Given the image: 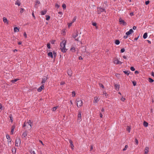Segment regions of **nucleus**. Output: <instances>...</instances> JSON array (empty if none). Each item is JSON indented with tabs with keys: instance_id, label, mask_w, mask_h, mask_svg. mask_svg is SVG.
Returning a JSON list of instances; mask_svg holds the SVG:
<instances>
[{
	"instance_id": "nucleus-12",
	"label": "nucleus",
	"mask_w": 154,
	"mask_h": 154,
	"mask_svg": "<svg viewBox=\"0 0 154 154\" xmlns=\"http://www.w3.org/2000/svg\"><path fill=\"white\" fill-rule=\"evenodd\" d=\"M120 85L119 84H115L114 85L115 88L117 91L119 90Z\"/></svg>"
},
{
	"instance_id": "nucleus-61",
	"label": "nucleus",
	"mask_w": 154,
	"mask_h": 154,
	"mask_svg": "<svg viewBox=\"0 0 154 154\" xmlns=\"http://www.w3.org/2000/svg\"><path fill=\"white\" fill-rule=\"evenodd\" d=\"M59 5H58V4H56L55 5V7L57 8H58L59 7Z\"/></svg>"
},
{
	"instance_id": "nucleus-7",
	"label": "nucleus",
	"mask_w": 154,
	"mask_h": 154,
	"mask_svg": "<svg viewBox=\"0 0 154 154\" xmlns=\"http://www.w3.org/2000/svg\"><path fill=\"white\" fill-rule=\"evenodd\" d=\"M78 120L80 122L82 120L81 112V111H79V113L78 116Z\"/></svg>"
},
{
	"instance_id": "nucleus-2",
	"label": "nucleus",
	"mask_w": 154,
	"mask_h": 154,
	"mask_svg": "<svg viewBox=\"0 0 154 154\" xmlns=\"http://www.w3.org/2000/svg\"><path fill=\"white\" fill-rule=\"evenodd\" d=\"M76 102L77 105L78 107H81L82 106V101L80 98H77L75 101Z\"/></svg>"
},
{
	"instance_id": "nucleus-52",
	"label": "nucleus",
	"mask_w": 154,
	"mask_h": 154,
	"mask_svg": "<svg viewBox=\"0 0 154 154\" xmlns=\"http://www.w3.org/2000/svg\"><path fill=\"white\" fill-rule=\"evenodd\" d=\"M135 142L137 145L138 144V141L137 140V139H135Z\"/></svg>"
},
{
	"instance_id": "nucleus-63",
	"label": "nucleus",
	"mask_w": 154,
	"mask_h": 154,
	"mask_svg": "<svg viewBox=\"0 0 154 154\" xmlns=\"http://www.w3.org/2000/svg\"><path fill=\"white\" fill-rule=\"evenodd\" d=\"M65 84V83L64 82H61L60 83V85H63Z\"/></svg>"
},
{
	"instance_id": "nucleus-31",
	"label": "nucleus",
	"mask_w": 154,
	"mask_h": 154,
	"mask_svg": "<svg viewBox=\"0 0 154 154\" xmlns=\"http://www.w3.org/2000/svg\"><path fill=\"white\" fill-rule=\"evenodd\" d=\"M131 128L130 127L128 126L127 128V130L128 132H130Z\"/></svg>"
},
{
	"instance_id": "nucleus-30",
	"label": "nucleus",
	"mask_w": 154,
	"mask_h": 154,
	"mask_svg": "<svg viewBox=\"0 0 154 154\" xmlns=\"http://www.w3.org/2000/svg\"><path fill=\"white\" fill-rule=\"evenodd\" d=\"M70 50L73 52H75V48L74 47H72L70 49Z\"/></svg>"
},
{
	"instance_id": "nucleus-49",
	"label": "nucleus",
	"mask_w": 154,
	"mask_h": 154,
	"mask_svg": "<svg viewBox=\"0 0 154 154\" xmlns=\"http://www.w3.org/2000/svg\"><path fill=\"white\" fill-rule=\"evenodd\" d=\"M23 35L25 38H27V35L25 32H24L23 33Z\"/></svg>"
},
{
	"instance_id": "nucleus-5",
	"label": "nucleus",
	"mask_w": 154,
	"mask_h": 154,
	"mask_svg": "<svg viewBox=\"0 0 154 154\" xmlns=\"http://www.w3.org/2000/svg\"><path fill=\"white\" fill-rule=\"evenodd\" d=\"M78 32L77 31H76L75 32V34H73L72 35L73 37L75 39V40L77 41H79V39L78 38H76V37L78 36Z\"/></svg>"
},
{
	"instance_id": "nucleus-25",
	"label": "nucleus",
	"mask_w": 154,
	"mask_h": 154,
	"mask_svg": "<svg viewBox=\"0 0 154 154\" xmlns=\"http://www.w3.org/2000/svg\"><path fill=\"white\" fill-rule=\"evenodd\" d=\"M120 41L118 40H116L115 41V43L117 45H118L120 44Z\"/></svg>"
},
{
	"instance_id": "nucleus-59",
	"label": "nucleus",
	"mask_w": 154,
	"mask_h": 154,
	"mask_svg": "<svg viewBox=\"0 0 154 154\" xmlns=\"http://www.w3.org/2000/svg\"><path fill=\"white\" fill-rule=\"evenodd\" d=\"M121 100L122 101H124L125 100V98H124V97H122V99H121Z\"/></svg>"
},
{
	"instance_id": "nucleus-37",
	"label": "nucleus",
	"mask_w": 154,
	"mask_h": 154,
	"mask_svg": "<svg viewBox=\"0 0 154 154\" xmlns=\"http://www.w3.org/2000/svg\"><path fill=\"white\" fill-rule=\"evenodd\" d=\"M62 6V7H63V10H64L66 9V6L65 4H63Z\"/></svg>"
},
{
	"instance_id": "nucleus-16",
	"label": "nucleus",
	"mask_w": 154,
	"mask_h": 154,
	"mask_svg": "<svg viewBox=\"0 0 154 154\" xmlns=\"http://www.w3.org/2000/svg\"><path fill=\"white\" fill-rule=\"evenodd\" d=\"M99 101L98 98L97 97H94V99L93 101L94 103H97Z\"/></svg>"
},
{
	"instance_id": "nucleus-13",
	"label": "nucleus",
	"mask_w": 154,
	"mask_h": 154,
	"mask_svg": "<svg viewBox=\"0 0 154 154\" xmlns=\"http://www.w3.org/2000/svg\"><path fill=\"white\" fill-rule=\"evenodd\" d=\"M47 79V77H45L44 78L42 79L41 83L42 84H43L44 83H45Z\"/></svg>"
},
{
	"instance_id": "nucleus-57",
	"label": "nucleus",
	"mask_w": 154,
	"mask_h": 154,
	"mask_svg": "<svg viewBox=\"0 0 154 154\" xmlns=\"http://www.w3.org/2000/svg\"><path fill=\"white\" fill-rule=\"evenodd\" d=\"M103 95H104L105 96H106L107 95V94L106 92H103Z\"/></svg>"
},
{
	"instance_id": "nucleus-41",
	"label": "nucleus",
	"mask_w": 154,
	"mask_h": 154,
	"mask_svg": "<svg viewBox=\"0 0 154 154\" xmlns=\"http://www.w3.org/2000/svg\"><path fill=\"white\" fill-rule=\"evenodd\" d=\"M30 152L31 154H35V151L32 150H31Z\"/></svg>"
},
{
	"instance_id": "nucleus-33",
	"label": "nucleus",
	"mask_w": 154,
	"mask_h": 154,
	"mask_svg": "<svg viewBox=\"0 0 154 154\" xmlns=\"http://www.w3.org/2000/svg\"><path fill=\"white\" fill-rule=\"evenodd\" d=\"M145 152H149V148L148 147L145 148Z\"/></svg>"
},
{
	"instance_id": "nucleus-64",
	"label": "nucleus",
	"mask_w": 154,
	"mask_h": 154,
	"mask_svg": "<svg viewBox=\"0 0 154 154\" xmlns=\"http://www.w3.org/2000/svg\"><path fill=\"white\" fill-rule=\"evenodd\" d=\"M58 14H60V15H62L63 14V13H62V12H59L58 13Z\"/></svg>"
},
{
	"instance_id": "nucleus-4",
	"label": "nucleus",
	"mask_w": 154,
	"mask_h": 154,
	"mask_svg": "<svg viewBox=\"0 0 154 154\" xmlns=\"http://www.w3.org/2000/svg\"><path fill=\"white\" fill-rule=\"evenodd\" d=\"M97 14H100L101 12L104 11L106 12L105 10L101 7L98 8H97Z\"/></svg>"
},
{
	"instance_id": "nucleus-60",
	"label": "nucleus",
	"mask_w": 154,
	"mask_h": 154,
	"mask_svg": "<svg viewBox=\"0 0 154 154\" xmlns=\"http://www.w3.org/2000/svg\"><path fill=\"white\" fill-rule=\"evenodd\" d=\"M26 122H25L24 124H23V127H25V126H26Z\"/></svg>"
},
{
	"instance_id": "nucleus-21",
	"label": "nucleus",
	"mask_w": 154,
	"mask_h": 154,
	"mask_svg": "<svg viewBox=\"0 0 154 154\" xmlns=\"http://www.w3.org/2000/svg\"><path fill=\"white\" fill-rule=\"evenodd\" d=\"M15 5H17L18 6H20V1L18 0H17L15 3Z\"/></svg>"
},
{
	"instance_id": "nucleus-8",
	"label": "nucleus",
	"mask_w": 154,
	"mask_h": 154,
	"mask_svg": "<svg viewBox=\"0 0 154 154\" xmlns=\"http://www.w3.org/2000/svg\"><path fill=\"white\" fill-rule=\"evenodd\" d=\"M119 21L120 24H122L123 25H125L127 24L126 22L124 20H122L121 18H119Z\"/></svg>"
},
{
	"instance_id": "nucleus-18",
	"label": "nucleus",
	"mask_w": 154,
	"mask_h": 154,
	"mask_svg": "<svg viewBox=\"0 0 154 154\" xmlns=\"http://www.w3.org/2000/svg\"><path fill=\"white\" fill-rule=\"evenodd\" d=\"M40 4V2L39 0H36L35 6L36 8L38 7L37 5Z\"/></svg>"
},
{
	"instance_id": "nucleus-48",
	"label": "nucleus",
	"mask_w": 154,
	"mask_h": 154,
	"mask_svg": "<svg viewBox=\"0 0 154 154\" xmlns=\"http://www.w3.org/2000/svg\"><path fill=\"white\" fill-rule=\"evenodd\" d=\"M50 43H48L47 44V47L48 48L50 49Z\"/></svg>"
},
{
	"instance_id": "nucleus-27",
	"label": "nucleus",
	"mask_w": 154,
	"mask_h": 154,
	"mask_svg": "<svg viewBox=\"0 0 154 154\" xmlns=\"http://www.w3.org/2000/svg\"><path fill=\"white\" fill-rule=\"evenodd\" d=\"M19 80L18 79H15L14 80H12L11 81V82L13 83H14L15 82H16Z\"/></svg>"
},
{
	"instance_id": "nucleus-11",
	"label": "nucleus",
	"mask_w": 154,
	"mask_h": 154,
	"mask_svg": "<svg viewBox=\"0 0 154 154\" xmlns=\"http://www.w3.org/2000/svg\"><path fill=\"white\" fill-rule=\"evenodd\" d=\"M44 88V85L43 84L41 85L37 89V91L38 92H40L42 91L43 88Z\"/></svg>"
},
{
	"instance_id": "nucleus-34",
	"label": "nucleus",
	"mask_w": 154,
	"mask_h": 154,
	"mask_svg": "<svg viewBox=\"0 0 154 154\" xmlns=\"http://www.w3.org/2000/svg\"><path fill=\"white\" fill-rule=\"evenodd\" d=\"M123 72L125 74H126L127 75H128L129 74L128 71H123Z\"/></svg>"
},
{
	"instance_id": "nucleus-15",
	"label": "nucleus",
	"mask_w": 154,
	"mask_h": 154,
	"mask_svg": "<svg viewBox=\"0 0 154 154\" xmlns=\"http://www.w3.org/2000/svg\"><path fill=\"white\" fill-rule=\"evenodd\" d=\"M47 12V11L46 10H45L41 12V14L42 15H45Z\"/></svg>"
},
{
	"instance_id": "nucleus-50",
	"label": "nucleus",
	"mask_w": 154,
	"mask_h": 154,
	"mask_svg": "<svg viewBox=\"0 0 154 154\" xmlns=\"http://www.w3.org/2000/svg\"><path fill=\"white\" fill-rule=\"evenodd\" d=\"M4 107L2 106V104L0 103V109H3Z\"/></svg>"
},
{
	"instance_id": "nucleus-54",
	"label": "nucleus",
	"mask_w": 154,
	"mask_h": 154,
	"mask_svg": "<svg viewBox=\"0 0 154 154\" xmlns=\"http://www.w3.org/2000/svg\"><path fill=\"white\" fill-rule=\"evenodd\" d=\"M149 1H146L145 2V4L146 5H147L149 3Z\"/></svg>"
},
{
	"instance_id": "nucleus-32",
	"label": "nucleus",
	"mask_w": 154,
	"mask_h": 154,
	"mask_svg": "<svg viewBox=\"0 0 154 154\" xmlns=\"http://www.w3.org/2000/svg\"><path fill=\"white\" fill-rule=\"evenodd\" d=\"M57 108H58V106H56L54 107L52 109V111H55L56 110V109H57Z\"/></svg>"
},
{
	"instance_id": "nucleus-56",
	"label": "nucleus",
	"mask_w": 154,
	"mask_h": 154,
	"mask_svg": "<svg viewBox=\"0 0 154 154\" xmlns=\"http://www.w3.org/2000/svg\"><path fill=\"white\" fill-rule=\"evenodd\" d=\"M100 86L101 87L103 88H104V86L102 84H100Z\"/></svg>"
},
{
	"instance_id": "nucleus-47",
	"label": "nucleus",
	"mask_w": 154,
	"mask_h": 154,
	"mask_svg": "<svg viewBox=\"0 0 154 154\" xmlns=\"http://www.w3.org/2000/svg\"><path fill=\"white\" fill-rule=\"evenodd\" d=\"M72 23V22H71V23H68V27H69L71 26Z\"/></svg>"
},
{
	"instance_id": "nucleus-17",
	"label": "nucleus",
	"mask_w": 154,
	"mask_h": 154,
	"mask_svg": "<svg viewBox=\"0 0 154 154\" xmlns=\"http://www.w3.org/2000/svg\"><path fill=\"white\" fill-rule=\"evenodd\" d=\"M15 128V126L14 125L12 126L11 128V134H13L14 132V129Z\"/></svg>"
},
{
	"instance_id": "nucleus-40",
	"label": "nucleus",
	"mask_w": 154,
	"mask_h": 154,
	"mask_svg": "<svg viewBox=\"0 0 154 154\" xmlns=\"http://www.w3.org/2000/svg\"><path fill=\"white\" fill-rule=\"evenodd\" d=\"M130 69L132 71H134L135 70V68H134V67L133 66L131 67Z\"/></svg>"
},
{
	"instance_id": "nucleus-53",
	"label": "nucleus",
	"mask_w": 154,
	"mask_h": 154,
	"mask_svg": "<svg viewBox=\"0 0 154 154\" xmlns=\"http://www.w3.org/2000/svg\"><path fill=\"white\" fill-rule=\"evenodd\" d=\"M130 15L131 16H132L134 15V13L133 12H131L130 13Z\"/></svg>"
},
{
	"instance_id": "nucleus-1",
	"label": "nucleus",
	"mask_w": 154,
	"mask_h": 154,
	"mask_svg": "<svg viewBox=\"0 0 154 154\" xmlns=\"http://www.w3.org/2000/svg\"><path fill=\"white\" fill-rule=\"evenodd\" d=\"M66 45V41L63 40L61 42L60 44V49L61 50V51L63 53L67 51V49L66 48L65 45Z\"/></svg>"
},
{
	"instance_id": "nucleus-36",
	"label": "nucleus",
	"mask_w": 154,
	"mask_h": 154,
	"mask_svg": "<svg viewBox=\"0 0 154 154\" xmlns=\"http://www.w3.org/2000/svg\"><path fill=\"white\" fill-rule=\"evenodd\" d=\"M53 54L54 57H55V58L56 57V56H57V54H56V53L54 51H53Z\"/></svg>"
},
{
	"instance_id": "nucleus-24",
	"label": "nucleus",
	"mask_w": 154,
	"mask_h": 154,
	"mask_svg": "<svg viewBox=\"0 0 154 154\" xmlns=\"http://www.w3.org/2000/svg\"><path fill=\"white\" fill-rule=\"evenodd\" d=\"M27 135L26 133V132H24L22 135V137H25Z\"/></svg>"
},
{
	"instance_id": "nucleus-39",
	"label": "nucleus",
	"mask_w": 154,
	"mask_h": 154,
	"mask_svg": "<svg viewBox=\"0 0 154 154\" xmlns=\"http://www.w3.org/2000/svg\"><path fill=\"white\" fill-rule=\"evenodd\" d=\"M75 92L74 91H72V95L73 97L75 96Z\"/></svg>"
},
{
	"instance_id": "nucleus-35",
	"label": "nucleus",
	"mask_w": 154,
	"mask_h": 154,
	"mask_svg": "<svg viewBox=\"0 0 154 154\" xmlns=\"http://www.w3.org/2000/svg\"><path fill=\"white\" fill-rule=\"evenodd\" d=\"M128 146L127 145H126L125 147V148L123 149V150L125 151L128 148Z\"/></svg>"
},
{
	"instance_id": "nucleus-19",
	"label": "nucleus",
	"mask_w": 154,
	"mask_h": 154,
	"mask_svg": "<svg viewBox=\"0 0 154 154\" xmlns=\"http://www.w3.org/2000/svg\"><path fill=\"white\" fill-rule=\"evenodd\" d=\"M48 56L52 58H53V55L52 53L51 52H49L48 54Z\"/></svg>"
},
{
	"instance_id": "nucleus-9",
	"label": "nucleus",
	"mask_w": 154,
	"mask_h": 154,
	"mask_svg": "<svg viewBox=\"0 0 154 154\" xmlns=\"http://www.w3.org/2000/svg\"><path fill=\"white\" fill-rule=\"evenodd\" d=\"M113 62H114V63L116 64H121L122 63V62H121L119 60L117 59H115L114 60Z\"/></svg>"
},
{
	"instance_id": "nucleus-45",
	"label": "nucleus",
	"mask_w": 154,
	"mask_h": 154,
	"mask_svg": "<svg viewBox=\"0 0 154 154\" xmlns=\"http://www.w3.org/2000/svg\"><path fill=\"white\" fill-rule=\"evenodd\" d=\"M125 51V49L124 48H122L121 50V53H123Z\"/></svg>"
},
{
	"instance_id": "nucleus-14",
	"label": "nucleus",
	"mask_w": 154,
	"mask_h": 154,
	"mask_svg": "<svg viewBox=\"0 0 154 154\" xmlns=\"http://www.w3.org/2000/svg\"><path fill=\"white\" fill-rule=\"evenodd\" d=\"M6 137L7 139L8 140V143H9V142H11V139L10 136L8 135V134L6 135Z\"/></svg>"
},
{
	"instance_id": "nucleus-58",
	"label": "nucleus",
	"mask_w": 154,
	"mask_h": 154,
	"mask_svg": "<svg viewBox=\"0 0 154 154\" xmlns=\"http://www.w3.org/2000/svg\"><path fill=\"white\" fill-rule=\"evenodd\" d=\"M93 149V146L92 145H91V148H90V151H91L92 149Z\"/></svg>"
},
{
	"instance_id": "nucleus-20",
	"label": "nucleus",
	"mask_w": 154,
	"mask_h": 154,
	"mask_svg": "<svg viewBox=\"0 0 154 154\" xmlns=\"http://www.w3.org/2000/svg\"><path fill=\"white\" fill-rule=\"evenodd\" d=\"M69 142L70 144L71 147V148L73 149V148L74 147V146L72 144V142L71 140H69Z\"/></svg>"
},
{
	"instance_id": "nucleus-62",
	"label": "nucleus",
	"mask_w": 154,
	"mask_h": 154,
	"mask_svg": "<svg viewBox=\"0 0 154 154\" xmlns=\"http://www.w3.org/2000/svg\"><path fill=\"white\" fill-rule=\"evenodd\" d=\"M128 35H125L124 36V38L125 39H126L128 37Z\"/></svg>"
},
{
	"instance_id": "nucleus-10",
	"label": "nucleus",
	"mask_w": 154,
	"mask_h": 154,
	"mask_svg": "<svg viewBox=\"0 0 154 154\" xmlns=\"http://www.w3.org/2000/svg\"><path fill=\"white\" fill-rule=\"evenodd\" d=\"M133 32H134V31H133V30L132 29H131L129 30V31H128V32H127L126 33V34L127 35H129L130 34H131L132 33H133Z\"/></svg>"
},
{
	"instance_id": "nucleus-51",
	"label": "nucleus",
	"mask_w": 154,
	"mask_h": 154,
	"mask_svg": "<svg viewBox=\"0 0 154 154\" xmlns=\"http://www.w3.org/2000/svg\"><path fill=\"white\" fill-rule=\"evenodd\" d=\"M76 17H74L73 19L72 22V23L74 22L75 21V20H76Z\"/></svg>"
},
{
	"instance_id": "nucleus-29",
	"label": "nucleus",
	"mask_w": 154,
	"mask_h": 154,
	"mask_svg": "<svg viewBox=\"0 0 154 154\" xmlns=\"http://www.w3.org/2000/svg\"><path fill=\"white\" fill-rule=\"evenodd\" d=\"M143 125L145 127H147L148 126V123L146 121H144L143 123Z\"/></svg>"
},
{
	"instance_id": "nucleus-55",
	"label": "nucleus",
	"mask_w": 154,
	"mask_h": 154,
	"mask_svg": "<svg viewBox=\"0 0 154 154\" xmlns=\"http://www.w3.org/2000/svg\"><path fill=\"white\" fill-rule=\"evenodd\" d=\"M92 25L94 26H96L97 25V23H93Z\"/></svg>"
},
{
	"instance_id": "nucleus-28",
	"label": "nucleus",
	"mask_w": 154,
	"mask_h": 154,
	"mask_svg": "<svg viewBox=\"0 0 154 154\" xmlns=\"http://www.w3.org/2000/svg\"><path fill=\"white\" fill-rule=\"evenodd\" d=\"M14 30L15 32H18L19 31V29L17 27H15L14 28Z\"/></svg>"
},
{
	"instance_id": "nucleus-42",
	"label": "nucleus",
	"mask_w": 154,
	"mask_h": 154,
	"mask_svg": "<svg viewBox=\"0 0 154 154\" xmlns=\"http://www.w3.org/2000/svg\"><path fill=\"white\" fill-rule=\"evenodd\" d=\"M116 76L119 79L120 78V74H116Z\"/></svg>"
},
{
	"instance_id": "nucleus-44",
	"label": "nucleus",
	"mask_w": 154,
	"mask_h": 154,
	"mask_svg": "<svg viewBox=\"0 0 154 154\" xmlns=\"http://www.w3.org/2000/svg\"><path fill=\"white\" fill-rule=\"evenodd\" d=\"M68 74L70 76L71 75L72 73H71V72L69 70V71H68Z\"/></svg>"
},
{
	"instance_id": "nucleus-22",
	"label": "nucleus",
	"mask_w": 154,
	"mask_h": 154,
	"mask_svg": "<svg viewBox=\"0 0 154 154\" xmlns=\"http://www.w3.org/2000/svg\"><path fill=\"white\" fill-rule=\"evenodd\" d=\"M3 21L5 23H7V24H8V20L6 17H3Z\"/></svg>"
},
{
	"instance_id": "nucleus-43",
	"label": "nucleus",
	"mask_w": 154,
	"mask_h": 154,
	"mask_svg": "<svg viewBox=\"0 0 154 154\" xmlns=\"http://www.w3.org/2000/svg\"><path fill=\"white\" fill-rule=\"evenodd\" d=\"M132 83L134 86H135L136 85V82L135 81H133Z\"/></svg>"
},
{
	"instance_id": "nucleus-3",
	"label": "nucleus",
	"mask_w": 154,
	"mask_h": 154,
	"mask_svg": "<svg viewBox=\"0 0 154 154\" xmlns=\"http://www.w3.org/2000/svg\"><path fill=\"white\" fill-rule=\"evenodd\" d=\"M21 141L19 137H17L15 141V145L16 146H18L20 144Z\"/></svg>"
},
{
	"instance_id": "nucleus-38",
	"label": "nucleus",
	"mask_w": 154,
	"mask_h": 154,
	"mask_svg": "<svg viewBox=\"0 0 154 154\" xmlns=\"http://www.w3.org/2000/svg\"><path fill=\"white\" fill-rule=\"evenodd\" d=\"M46 20H48L50 19V17L49 15H46Z\"/></svg>"
},
{
	"instance_id": "nucleus-46",
	"label": "nucleus",
	"mask_w": 154,
	"mask_h": 154,
	"mask_svg": "<svg viewBox=\"0 0 154 154\" xmlns=\"http://www.w3.org/2000/svg\"><path fill=\"white\" fill-rule=\"evenodd\" d=\"M23 11H24V9L22 8L20 9V12L21 13H22L23 12Z\"/></svg>"
},
{
	"instance_id": "nucleus-26",
	"label": "nucleus",
	"mask_w": 154,
	"mask_h": 154,
	"mask_svg": "<svg viewBox=\"0 0 154 154\" xmlns=\"http://www.w3.org/2000/svg\"><path fill=\"white\" fill-rule=\"evenodd\" d=\"M148 80L150 83H152L154 82V80L150 78H149Z\"/></svg>"
},
{
	"instance_id": "nucleus-6",
	"label": "nucleus",
	"mask_w": 154,
	"mask_h": 154,
	"mask_svg": "<svg viewBox=\"0 0 154 154\" xmlns=\"http://www.w3.org/2000/svg\"><path fill=\"white\" fill-rule=\"evenodd\" d=\"M27 128H28L29 130H30L32 126L31 125V120H29L28 121L26 122Z\"/></svg>"
},
{
	"instance_id": "nucleus-23",
	"label": "nucleus",
	"mask_w": 154,
	"mask_h": 154,
	"mask_svg": "<svg viewBox=\"0 0 154 154\" xmlns=\"http://www.w3.org/2000/svg\"><path fill=\"white\" fill-rule=\"evenodd\" d=\"M147 32H146V33H144V34H143V38L144 39H146V38H147Z\"/></svg>"
}]
</instances>
